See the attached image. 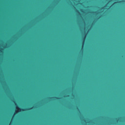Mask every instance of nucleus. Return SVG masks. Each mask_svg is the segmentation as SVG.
Returning a JSON list of instances; mask_svg holds the SVG:
<instances>
[{
  "mask_svg": "<svg viewBox=\"0 0 125 125\" xmlns=\"http://www.w3.org/2000/svg\"><path fill=\"white\" fill-rule=\"evenodd\" d=\"M13 102L15 103L16 106V109L20 110V111H21L22 112H24L25 111H29L30 110H32L33 107H30L29 108H26V109H23V108H20L19 107H18V105H17V104L15 103V101H13Z\"/></svg>",
  "mask_w": 125,
  "mask_h": 125,
  "instance_id": "obj_1",
  "label": "nucleus"
},
{
  "mask_svg": "<svg viewBox=\"0 0 125 125\" xmlns=\"http://www.w3.org/2000/svg\"><path fill=\"white\" fill-rule=\"evenodd\" d=\"M86 37V34H84V37H83V42H82V44H83V45L84 43V40H85V38Z\"/></svg>",
  "mask_w": 125,
  "mask_h": 125,
  "instance_id": "obj_2",
  "label": "nucleus"
},
{
  "mask_svg": "<svg viewBox=\"0 0 125 125\" xmlns=\"http://www.w3.org/2000/svg\"><path fill=\"white\" fill-rule=\"evenodd\" d=\"M121 2H122V1H119V2H115L114 3V4H115V3H121Z\"/></svg>",
  "mask_w": 125,
  "mask_h": 125,
  "instance_id": "obj_3",
  "label": "nucleus"
},
{
  "mask_svg": "<svg viewBox=\"0 0 125 125\" xmlns=\"http://www.w3.org/2000/svg\"><path fill=\"white\" fill-rule=\"evenodd\" d=\"M54 98H55L56 99H57V100H59V99H61V98H59V97H54Z\"/></svg>",
  "mask_w": 125,
  "mask_h": 125,
  "instance_id": "obj_4",
  "label": "nucleus"
},
{
  "mask_svg": "<svg viewBox=\"0 0 125 125\" xmlns=\"http://www.w3.org/2000/svg\"><path fill=\"white\" fill-rule=\"evenodd\" d=\"M76 12L78 14H81V13H80L78 10H76Z\"/></svg>",
  "mask_w": 125,
  "mask_h": 125,
  "instance_id": "obj_5",
  "label": "nucleus"
},
{
  "mask_svg": "<svg viewBox=\"0 0 125 125\" xmlns=\"http://www.w3.org/2000/svg\"><path fill=\"white\" fill-rule=\"evenodd\" d=\"M16 114H17V110H16L15 113H14V115H16Z\"/></svg>",
  "mask_w": 125,
  "mask_h": 125,
  "instance_id": "obj_6",
  "label": "nucleus"
},
{
  "mask_svg": "<svg viewBox=\"0 0 125 125\" xmlns=\"http://www.w3.org/2000/svg\"><path fill=\"white\" fill-rule=\"evenodd\" d=\"M1 50H3V49L2 48H1V49H0V51L1 52Z\"/></svg>",
  "mask_w": 125,
  "mask_h": 125,
  "instance_id": "obj_7",
  "label": "nucleus"
},
{
  "mask_svg": "<svg viewBox=\"0 0 125 125\" xmlns=\"http://www.w3.org/2000/svg\"><path fill=\"white\" fill-rule=\"evenodd\" d=\"M67 97H70V96L69 95H67Z\"/></svg>",
  "mask_w": 125,
  "mask_h": 125,
  "instance_id": "obj_8",
  "label": "nucleus"
},
{
  "mask_svg": "<svg viewBox=\"0 0 125 125\" xmlns=\"http://www.w3.org/2000/svg\"><path fill=\"white\" fill-rule=\"evenodd\" d=\"M52 98H52V97L49 98L50 99H52Z\"/></svg>",
  "mask_w": 125,
  "mask_h": 125,
  "instance_id": "obj_9",
  "label": "nucleus"
},
{
  "mask_svg": "<svg viewBox=\"0 0 125 125\" xmlns=\"http://www.w3.org/2000/svg\"><path fill=\"white\" fill-rule=\"evenodd\" d=\"M104 8H102V9H103Z\"/></svg>",
  "mask_w": 125,
  "mask_h": 125,
  "instance_id": "obj_10",
  "label": "nucleus"
},
{
  "mask_svg": "<svg viewBox=\"0 0 125 125\" xmlns=\"http://www.w3.org/2000/svg\"><path fill=\"white\" fill-rule=\"evenodd\" d=\"M123 1H125V0Z\"/></svg>",
  "mask_w": 125,
  "mask_h": 125,
  "instance_id": "obj_11",
  "label": "nucleus"
}]
</instances>
